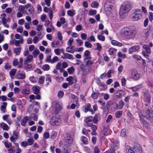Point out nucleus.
<instances>
[{"mask_svg":"<svg viewBox=\"0 0 153 153\" xmlns=\"http://www.w3.org/2000/svg\"><path fill=\"white\" fill-rule=\"evenodd\" d=\"M121 34L126 39H129L134 38L136 34V31L134 30H131L129 28H124L120 31Z\"/></svg>","mask_w":153,"mask_h":153,"instance_id":"obj_1","label":"nucleus"},{"mask_svg":"<svg viewBox=\"0 0 153 153\" xmlns=\"http://www.w3.org/2000/svg\"><path fill=\"white\" fill-rule=\"evenodd\" d=\"M131 6L130 3L128 2H124L121 6L120 11L119 15L122 16L123 14L128 12L131 9Z\"/></svg>","mask_w":153,"mask_h":153,"instance_id":"obj_2","label":"nucleus"},{"mask_svg":"<svg viewBox=\"0 0 153 153\" xmlns=\"http://www.w3.org/2000/svg\"><path fill=\"white\" fill-rule=\"evenodd\" d=\"M64 147H70L74 143L73 139L70 133H67L64 140Z\"/></svg>","mask_w":153,"mask_h":153,"instance_id":"obj_3","label":"nucleus"},{"mask_svg":"<svg viewBox=\"0 0 153 153\" xmlns=\"http://www.w3.org/2000/svg\"><path fill=\"white\" fill-rule=\"evenodd\" d=\"M61 123V119L58 116H53L50 119V123L53 126H59L60 125Z\"/></svg>","mask_w":153,"mask_h":153,"instance_id":"obj_4","label":"nucleus"},{"mask_svg":"<svg viewBox=\"0 0 153 153\" xmlns=\"http://www.w3.org/2000/svg\"><path fill=\"white\" fill-rule=\"evenodd\" d=\"M142 12L139 9H137L134 10L131 20L133 21H136L141 19L142 16Z\"/></svg>","mask_w":153,"mask_h":153,"instance_id":"obj_5","label":"nucleus"},{"mask_svg":"<svg viewBox=\"0 0 153 153\" xmlns=\"http://www.w3.org/2000/svg\"><path fill=\"white\" fill-rule=\"evenodd\" d=\"M52 106L55 108V112L56 113H58L62 108V104L56 100L52 102Z\"/></svg>","mask_w":153,"mask_h":153,"instance_id":"obj_6","label":"nucleus"},{"mask_svg":"<svg viewBox=\"0 0 153 153\" xmlns=\"http://www.w3.org/2000/svg\"><path fill=\"white\" fill-rule=\"evenodd\" d=\"M23 8L24 10H26V13L27 15H33L34 13L33 8L30 4H27Z\"/></svg>","mask_w":153,"mask_h":153,"instance_id":"obj_7","label":"nucleus"},{"mask_svg":"<svg viewBox=\"0 0 153 153\" xmlns=\"http://www.w3.org/2000/svg\"><path fill=\"white\" fill-rule=\"evenodd\" d=\"M118 146L117 142H111L110 149L106 151L104 153H115V151L118 148Z\"/></svg>","mask_w":153,"mask_h":153,"instance_id":"obj_8","label":"nucleus"},{"mask_svg":"<svg viewBox=\"0 0 153 153\" xmlns=\"http://www.w3.org/2000/svg\"><path fill=\"white\" fill-rule=\"evenodd\" d=\"M131 74V78L134 80L138 79L141 76L140 74L138 73L135 69L132 70Z\"/></svg>","mask_w":153,"mask_h":153,"instance_id":"obj_9","label":"nucleus"},{"mask_svg":"<svg viewBox=\"0 0 153 153\" xmlns=\"http://www.w3.org/2000/svg\"><path fill=\"white\" fill-rule=\"evenodd\" d=\"M126 94L125 92L122 90H119L114 93V96L116 98H122Z\"/></svg>","mask_w":153,"mask_h":153,"instance_id":"obj_10","label":"nucleus"},{"mask_svg":"<svg viewBox=\"0 0 153 153\" xmlns=\"http://www.w3.org/2000/svg\"><path fill=\"white\" fill-rule=\"evenodd\" d=\"M91 105L90 103H88L83 107V110L85 113L89 111L92 114H94V112L92 109L91 108Z\"/></svg>","mask_w":153,"mask_h":153,"instance_id":"obj_11","label":"nucleus"},{"mask_svg":"<svg viewBox=\"0 0 153 153\" xmlns=\"http://www.w3.org/2000/svg\"><path fill=\"white\" fill-rule=\"evenodd\" d=\"M133 149L137 153H143L141 146L139 144L135 143Z\"/></svg>","mask_w":153,"mask_h":153,"instance_id":"obj_12","label":"nucleus"},{"mask_svg":"<svg viewBox=\"0 0 153 153\" xmlns=\"http://www.w3.org/2000/svg\"><path fill=\"white\" fill-rule=\"evenodd\" d=\"M143 100L147 103H149L151 101V97L148 92L143 94Z\"/></svg>","mask_w":153,"mask_h":153,"instance_id":"obj_13","label":"nucleus"},{"mask_svg":"<svg viewBox=\"0 0 153 153\" xmlns=\"http://www.w3.org/2000/svg\"><path fill=\"white\" fill-rule=\"evenodd\" d=\"M16 77L18 79H24L25 77V73L23 71H19L16 74Z\"/></svg>","mask_w":153,"mask_h":153,"instance_id":"obj_14","label":"nucleus"},{"mask_svg":"<svg viewBox=\"0 0 153 153\" xmlns=\"http://www.w3.org/2000/svg\"><path fill=\"white\" fill-rule=\"evenodd\" d=\"M93 117L92 116H90L87 117L85 120V121L87 127L91 126L93 124Z\"/></svg>","mask_w":153,"mask_h":153,"instance_id":"obj_15","label":"nucleus"},{"mask_svg":"<svg viewBox=\"0 0 153 153\" xmlns=\"http://www.w3.org/2000/svg\"><path fill=\"white\" fill-rule=\"evenodd\" d=\"M140 47L138 45H134L129 48L128 49V52L129 53H131L132 52L137 51L140 49Z\"/></svg>","mask_w":153,"mask_h":153,"instance_id":"obj_16","label":"nucleus"},{"mask_svg":"<svg viewBox=\"0 0 153 153\" xmlns=\"http://www.w3.org/2000/svg\"><path fill=\"white\" fill-rule=\"evenodd\" d=\"M142 88V85L140 84L133 87L130 88H129V89L131 90L133 92H136L138 91Z\"/></svg>","mask_w":153,"mask_h":153,"instance_id":"obj_17","label":"nucleus"},{"mask_svg":"<svg viewBox=\"0 0 153 153\" xmlns=\"http://www.w3.org/2000/svg\"><path fill=\"white\" fill-rule=\"evenodd\" d=\"M33 59V56L32 55L29 54L27 56L26 59L24 60V65H25L26 63L30 62Z\"/></svg>","mask_w":153,"mask_h":153,"instance_id":"obj_18","label":"nucleus"},{"mask_svg":"<svg viewBox=\"0 0 153 153\" xmlns=\"http://www.w3.org/2000/svg\"><path fill=\"white\" fill-rule=\"evenodd\" d=\"M63 56L62 57L63 59H73L74 58L73 55L71 54L64 52L63 53Z\"/></svg>","mask_w":153,"mask_h":153,"instance_id":"obj_19","label":"nucleus"},{"mask_svg":"<svg viewBox=\"0 0 153 153\" xmlns=\"http://www.w3.org/2000/svg\"><path fill=\"white\" fill-rule=\"evenodd\" d=\"M29 117L25 116L24 117L21 121V124L23 126H25L27 121L30 120Z\"/></svg>","mask_w":153,"mask_h":153,"instance_id":"obj_20","label":"nucleus"},{"mask_svg":"<svg viewBox=\"0 0 153 153\" xmlns=\"http://www.w3.org/2000/svg\"><path fill=\"white\" fill-rule=\"evenodd\" d=\"M40 88L37 86L35 85L33 88L32 89L33 93L35 94H38L39 93Z\"/></svg>","mask_w":153,"mask_h":153,"instance_id":"obj_21","label":"nucleus"},{"mask_svg":"<svg viewBox=\"0 0 153 153\" xmlns=\"http://www.w3.org/2000/svg\"><path fill=\"white\" fill-rule=\"evenodd\" d=\"M65 52V50L63 48H56L54 49V52L57 55H59L61 53H63Z\"/></svg>","mask_w":153,"mask_h":153,"instance_id":"obj_22","label":"nucleus"},{"mask_svg":"<svg viewBox=\"0 0 153 153\" xmlns=\"http://www.w3.org/2000/svg\"><path fill=\"white\" fill-rule=\"evenodd\" d=\"M7 102H4L2 103V105L1 106V110L3 113L6 112V108L7 106Z\"/></svg>","mask_w":153,"mask_h":153,"instance_id":"obj_23","label":"nucleus"},{"mask_svg":"<svg viewBox=\"0 0 153 153\" xmlns=\"http://www.w3.org/2000/svg\"><path fill=\"white\" fill-rule=\"evenodd\" d=\"M142 48L145 51V52H146L147 53H151V51L149 45H147L144 44L143 45Z\"/></svg>","mask_w":153,"mask_h":153,"instance_id":"obj_24","label":"nucleus"},{"mask_svg":"<svg viewBox=\"0 0 153 153\" xmlns=\"http://www.w3.org/2000/svg\"><path fill=\"white\" fill-rule=\"evenodd\" d=\"M0 126L4 130L7 131L9 130V128L8 126L4 123H1Z\"/></svg>","mask_w":153,"mask_h":153,"instance_id":"obj_25","label":"nucleus"},{"mask_svg":"<svg viewBox=\"0 0 153 153\" xmlns=\"http://www.w3.org/2000/svg\"><path fill=\"white\" fill-rule=\"evenodd\" d=\"M108 52L109 54L111 55L115 54L117 52V50L114 48H110L108 51Z\"/></svg>","mask_w":153,"mask_h":153,"instance_id":"obj_26","label":"nucleus"},{"mask_svg":"<svg viewBox=\"0 0 153 153\" xmlns=\"http://www.w3.org/2000/svg\"><path fill=\"white\" fill-rule=\"evenodd\" d=\"M80 68L81 69V71L84 74H87L88 73L87 69L86 68L84 67V65L83 64H81L80 65Z\"/></svg>","mask_w":153,"mask_h":153,"instance_id":"obj_27","label":"nucleus"},{"mask_svg":"<svg viewBox=\"0 0 153 153\" xmlns=\"http://www.w3.org/2000/svg\"><path fill=\"white\" fill-rule=\"evenodd\" d=\"M111 44L114 46H117L118 47H121L122 46V44L120 42H118L117 41L113 40L111 41Z\"/></svg>","mask_w":153,"mask_h":153,"instance_id":"obj_28","label":"nucleus"},{"mask_svg":"<svg viewBox=\"0 0 153 153\" xmlns=\"http://www.w3.org/2000/svg\"><path fill=\"white\" fill-rule=\"evenodd\" d=\"M57 132L55 131H53L51 134V138L52 140L55 139L57 136Z\"/></svg>","mask_w":153,"mask_h":153,"instance_id":"obj_29","label":"nucleus"},{"mask_svg":"<svg viewBox=\"0 0 153 153\" xmlns=\"http://www.w3.org/2000/svg\"><path fill=\"white\" fill-rule=\"evenodd\" d=\"M28 146H30L33 144L34 142L33 138L32 137H30L27 140V141Z\"/></svg>","mask_w":153,"mask_h":153,"instance_id":"obj_30","label":"nucleus"},{"mask_svg":"<svg viewBox=\"0 0 153 153\" xmlns=\"http://www.w3.org/2000/svg\"><path fill=\"white\" fill-rule=\"evenodd\" d=\"M21 93L23 94L27 95L30 94V91L29 88L24 89L22 90Z\"/></svg>","mask_w":153,"mask_h":153,"instance_id":"obj_31","label":"nucleus"},{"mask_svg":"<svg viewBox=\"0 0 153 153\" xmlns=\"http://www.w3.org/2000/svg\"><path fill=\"white\" fill-rule=\"evenodd\" d=\"M29 118H30V119H33L34 120L37 121L38 120V116L37 114L32 113L30 114Z\"/></svg>","mask_w":153,"mask_h":153,"instance_id":"obj_32","label":"nucleus"},{"mask_svg":"<svg viewBox=\"0 0 153 153\" xmlns=\"http://www.w3.org/2000/svg\"><path fill=\"white\" fill-rule=\"evenodd\" d=\"M67 14L68 16L73 17L75 14V11L73 10H69L67 11Z\"/></svg>","mask_w":153,"mask_h":153,"instance_id":"obj_33","label":"nucleus"},{"mask_svg":"<svg viewBox=\"0 0 153 153\" xmlns=\"http://www.w3.org/2000/svg\"><path fill=\"white\" fill-rule=\"evenodd\" d=\"M21 48H16L14 49L13 52L15 53L16 55H19L21 52Z\"/></svg>","mask_w":153,"mask_h":153,"instance_id":"obj_34","label":"nucleus"},{"mask_svg":"<svg viewBox=\"0 0 153 153\" xmlns=\"http://www.w3.org/2000/svg\"><path fill=\"white\" fill-rule=\"evenodd\" d=\"M81 140L85 144H87L88 143V139L85 136H83L81 137Z\"/></svg>","mask_w":153,"mask_h":153,"instance_id":"obj_35","label":"nucleus"},{"mask_svg":"<svg viewBox=\"0 0 153 153\" xmlns=\"http://www.w3.org/2000/svg\"><path fill=\"white\" fill-rule=\"evenodd\" d=\"M71 98L72 99L75 101L76 104L77 105H78L79 104V103L78 101V98L74 94H72L71 95Z\"/></svg>","mask_w":153,"mask_h":153,"instance_id":"obj_36","label":"nucleus"},{"mask_svg":"<svg viewBox=\"0 0 153 153\" xmlns=\"http://www.w3.org/2000/svg\"><path fill=\"white\" fill-rule=\"evenodd\" d=\"M125 105L124 101L122 100H120L119 102V104L118 106V108L119 109H122Z\"/></svg>","mask_w":153,"mask_h":153,"instance_id":"obj_37","label":"nucleus"},{"mask_svg":"<svg viewBox=\"0 0 153 153\" xmlns=\"http://www.w3.org/2000/svg\"><path fill=\"white\" fill-rule=\"evenodd\" d=\"M66 51L67 52L73 53L74 51L73 49V46H70L67 47L66 49Z\"/></svg>","mask_w":153,"mask_h":153,"instance_id":"obj_38","label":"nucleus"},{"mask_svg":"<svg viewBox=\"0 0 153 153\" xmlns=\"http://www.w3.org/2000/svg\"><path fill=\"white\" fill-rule=\"evenodd\" d=\"M73 78L72 76H69L66 78V80L68 82H69L68 84L69 85H72L73 83Z\"/></svg>","mask_w":153,"mask_h":153,"instance_id":"obj_39","label":"nucleus"},{"mask_svg":"<svg viewBox=\"0 0 153 153\" xmlns=\"http://www.w3.org/2000/svg\"><path fill=\"white\" fill-rule=\"evenodd\" d=\"M126 149L127 153H135L134 151L132 149L131 147L129 146H126Z\"/></svg>","mask_w":153,"mask_h":153,"instance_id":"obj_40","label":"nucleus"},{"mask_svg":"<svg viewBox=\"0 0 153 153\" xmlns=\"http://www.w3.org/2000/svg\"><path fill=\"white\" fill-rule=\"evenodd\" d=\"M16 71V69H11L10 72L9 74L11 77H12L15 74Z\"/></svg>","mask_w":153,"mask_h":153,"instance_id":"obj_41","label":"nucleus"},{"mask_svg":"<svg viewBox=\"0 0 153 153\" xmlns=\"http://www.w3.org/2000/svg\"><path fill=\"white\" fill-rule=\"evenodd\" d=\"M89 53L90 52L88 50H86L85 51L84 53V55L85 57V60L91 58L90 56L89 55Z\"/></svg>","mask_w":153,"mask_h":153,"instance_id":"obj_42","label":"nucleus"},{"mask_svg":"<svg viewBox=\"0 0 153 153\" xmlns=\"http://www.w3.org/2000/svg\"><path fill=\"white\" fill-rule=\"evenodd\" d=\"M40 51L38 49H35L32 52V54L34 57H36L39 54Z\"/></svg>","mask_w":153,"mask_h":153,"instance_id":"obj_43","label":"nucleus"},{"mask_svg":"<svg viewBox=\"0 0 153 153\" xmlns=\"http://www.w3.org/2000/svg\"><path fill=\"white\" fill-rule=\"evenodd\" d=\"M42 68L44 71H48L50 69V67L49 65L45 64L42 66Z\"/></svg>","mask_w":153,"mask_h":153,"instance_id":"obj_44","label":"nucleus"},{"mask_svg":"<svg viewBox=\"0 0 153 153\" xmlns=\"http://www.w3.org/2000/svg\"><path fill=\"white\" fill-rule=\"evenodd\" d=\"M118 107L117 104L115 102H113L111 105V108L114 110L117 109L118 108Z\"/></svg>","mask_w":153,"mask_h":153,"instance_id":"obj_45","label":"nucleus"},{"mask_svg":"<svg viewBox=\"0 0 153 153\" xmlns=\"http://www.w3.org/2000/svg\"><path fill=\"white\" fill-rule=\"evenodd\" d=\"M75 68L73 67H71L67 69L68 72L69 74H73Z\"/></svg>","mask_w":153,"mask_h":153,"instance_id":"obj_46","label":"nucleus"},{"mask_svg":"<svg viewBox=\"0 0 153 153\" xmlns=\"http://www.w3.org/2000/svg\"><path fill=\"white\" fill-rule=\"evenodd\" d=\"M40 39H40L39 37L36 36L34 37L33 41L34 44H36L37 43Z\"/></svg>","mask_w":153,"mask_h":153,"instance_id":"obj_47","label":"nucleus"},{"mask_svg":"<svg viewBox=\"0 0 153 153\" xmlns=\"http://www.w3.org/2000/svg\"><path fill=\"white\" fill-rule=\"evenodd\" d=\"M126 129H122L121 131L120 135L122 137H124L126 136Z\"/></svg>","mask_w":153,"mask_h":153,"instance_id":"obj_48","label":"nucleus"},{"mask_svg":"<svg viewBox=\"0 0 153 153\" xmlns=\"http://www.w3.org/2000/svg\"><path fill=\"white\" fill-rule=\"evenodd\" d=\"M107 129L104 128L103 129L102 131V132L100 133L101 135L102 136V137L105 136L107 135Z\"/></svg>","mask_w":153,"mask_h":153,"instance_id":"obj_49","label":"nucleus"},{"mask_svg":"<svg viewBox=\"0 0 153 153\" xmlns=\"http://www.w3.org/2000/svg\"><path fill=\"white\" fill-rule=\"evenodd\" d=\"M123 112L122 111H117L115 113V117L117 118H119L122 115Z\"/></svg>","mask_w":153,"mask_h":153,"instance_id":"obj_50","label":"nucleus"},{"mask_svg":"<svg viewBox=\"0 0 153 153\" xmlns=\"http://www.w3.org/2000/svg\"><path fill=\"white\" fill-rule=\"evenodd\" d=\"M99 94L98 93H96L93 92L91 95V97L92 98L94 99H96L97 98Z\"/></svg>","mask_w":153,"mask_h":153,"instance_id":"obj_51","label":"nucleus"},{"mask_svg":"<svg viewBox=\"0 0 153 153\" xmlns=\"http://www.w3.org/2000/svg\"><path fill=\"white\" fill-rule=\"evenodd\" d=\"M94 62L93 61H91L89 60H88L86 63V66L89 67L91 66L92 64L94 63Z\"/></svg>","mask_w":153,"mask_h":153,"instance_id":"obj_52","label":"nucleus"},{"mask_svg":"<svg viewBox=\"0 0 153 153\" xmlns=\"http://www.w3.org/2000/svg\"><path fill=\"white\" fill-rule=\"evenodd\" d=\"M150 112L148 110L146 111V113H144L143 114H142V116L144 118H147L150 115Z\"/></svg>","mask_w":153,"mask_h":153,"instance_id":"obj_53","label":"nucleus"},{"mask_svg":"<svg viewBox=\"0 0 153 153\" xmlns=\"http://www.w3.org/2000/svg\"><path fill=\"white\" fill-rule=\"evenodd\" d=\"M97 48L96 50H97L99 51H101L102 49V47L101 44L99 43H96Z\"/></svg>","mask_w":153,"mask_h":153,"instance_id":"obj_54","label":"nucleus"},{"mask_svg":"<svg viewBox=\"0 0 153 153\" xmlns=\"http://www.w3.org/2000/svg\"><path fill=\"white\" fill-rule=\"evenodd\" d=\"M91 7L94 8H97L98 6V3L97 2L94 1L91 4Z\"/></svg>","mask_w":153,"mask_h":153,"instance_id":"obj_55","label":"nucleus"},{"mask_svg":"<svg viewBox=\"0 0 153 153\" xmlns=\"http://www.w3.org/2000/svg\"><path fill=\"white\" fill-rule=\"evenodd\" d=\"M2 15L3 16V17H2L1 19L2 24H6L7 22V19L4 17L5 15L4 14H3L1 16H2Z\"/></svg>","mask_w":153,"mask_h":153,"instance_id":"obj_56","label":"nucleus"},{"mask_svg":"<svg viewBox=\"0 0 153 153\" xmlns=\"http://www.w3.org/2000/svg\"><path fill=\"white\" fill-rule=\"evenodd\" d=\"M51 56L50 54H48L46 56V59L45 60V62H51Z\"/></svg>","mask_w":153,"mask_h":153,"instance_id":"obj_57","label":"nucleus"},{"mask_svg":"<svg viewBox=\"0 0 153 153\" xmlns=\"http://www.w3.org/2000/svg\"><path fill=\"white\" fill-rule=\"evenodd\" d=\"M57 37L58 39L60 41H61L62 40L63 37L62 34L60 32H58L57 33Z\"/></svg>","mask_w":153,"mask_h":153,"instance_id":"obj_58","label":"nucleus"},{"mask_svg":"<svg viewBox=\"0 0 153 153\" xmlns=\"http://www.w3.org/2000/svg\"><path fill=\"white\" fill-rule=\"evenodd\" d=\"M97 39L98 40L102 41H104L105 40V38L104 36L102 35H98L97 36Z\"/></svg>","mask_w":153,"mask_h":153,"instance_id":"obj_59","label":"nucleus"},{"mask_svg":"<svg viewBox=\"0 0 153 153\" xmlns=\"http://www.w3.org/2000/svg\"><path fill=\"white\" fill-rule=\"evenodd\" d=\"M97 83L99 86L102 87L106 86L105 84L103 83L100 80H98L97 81Z\"/></svg>","mask_w":153,"mask_h":153,"instance_id":"obj_60","label":"nucleus"},{"mask_svg":"<svg viewBox=\"0 0 153 153\" xmlns=\"http://www.w3.org/2000/svg\"><path fill=\"white\" fill-rule=\"evenodd\" d=\"M29 80L31 82H35L36 81L37 78L33 76H30L29 77Z\"/></svg>","mask_w":153,"mask_h":153,"instance_id":"obj_61","label":"nucleus"},{"mask_svg":"<svg viewBox=\"0 0 153 153\" xmlns=\"http://www.w3.org/2000/svg\"><path fill=\"white\" fill-rule=\"evenodd\" d=\"M98 115L95 114L93 117L92 121L95 123H97L98 122Z\"/></svg>","mask_w":153,"mask_h":153,"instance_id":"obj_62","label":"nucleus"},{"mask_svg":"<svg viewBox=\"0 0 153 153\" xmlns=\"http://www.w3.org/2000/svg\"><path fill=\"white\" fill-rule=\"evenodd\" d=\"M58 59V58L57 56H55L51 59V63H54L56 62Z\"/></svg>","mask_w":153,"mask_h":153,"instance_id":"obj_63","label":"nucleus"},{"mask_svg":"<svg viewBox=\"0 0 153 153\" xmlns=\"http://www.w3.org/2000/svg\"><path fill=\"white\" fill-rule=\"evenodd\" d=\"M69 147H64L63 146V153H71V151L68 150V149Z\"/></svg>","mask_w":153,"mask_h":153,"instance_id":"obj_64","label":"nucleus"}]
</instances>
